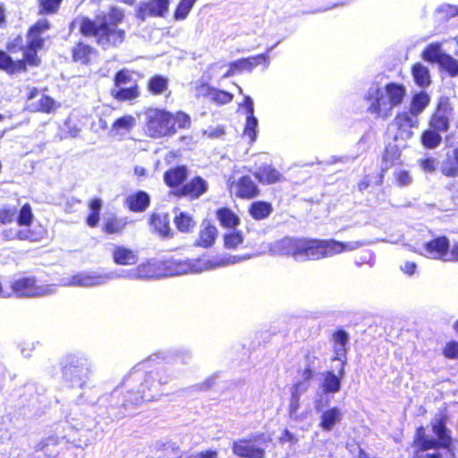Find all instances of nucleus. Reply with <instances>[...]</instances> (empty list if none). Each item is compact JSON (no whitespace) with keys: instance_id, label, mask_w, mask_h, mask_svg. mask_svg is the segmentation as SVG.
Masks as SVG:
<instances>
[{"instance_id":"25","label":"nucleus","mask_w":458,"mask_h":458,"mask_svg":"<svg viewBox=\"0 0 458 458\" xmlns=\"http://www.w3.org/2000/svg\"><path fill=\"white\" fill-rule=\"evenodd\" d=\"M131 276L141 280L161 278L159 261L152 259L139 264L133 268Z\"/></svg>"},{"instance_id":"37","label":"nucleus","mask_w":458,"mask_h":458,"mask_svg":"<svg viewBox=\"0 0 458 458\" xmlns=\"http://www.w3.org/2000/svg\"><path fill=\"white\" fill-rule=\"evenodd\" d=\"M249 215L256 221L267 218L273 212L272 204L265 200H256L250 204L248 208Z\"/></svg>"},{"instance_id":"6","label":"nucleus","mask_w":458,"mask_h":458,"mask_svg":"<svg viewBox=\"0 0 458 458\" xmlns=\"http://www.w3.org/2000/svg\"><path fill=\"white\" fill-rule=\"evenodd\" d=\"M164 383L148 373L136 388L117 387L112 394L118 401H122L121 407L126 409L131 405H139L144 402L156 400L158 395V386Z\"/></svg>"},{"instance_id":"13","label":"nucleus","mask_w":458,"mask_h":458,"mask_svg":"<svg viewBox=\"0 0 458 458\" xmlns=\"http://www.w3.org/2000/svg\"><path fill=\"white\" fill-rule=\"evenodd\" d=\"M268 52L269 51L245 58H240L230 63L228 70L223 77L233 76L236 73H241L245 71L251 72L258 65L267 67L270 60Z\"/></svg>"},{"instance_id":"38","label":"nucleus","mask_w":458,"mask_h":458,"mask_svg":"<svg viewBox=\"0 0 458 458\" xmlns=\"http://www.w3.org/2000/svg\"><path fill=\"white\" fill-rule=\"evenodd\" d=\"M429 103L430 97L428 93L421 90L411 96L410 108L407 112L411 113V115L418 118V115L420 114L428 107Z\"/></svg>"},{"instance_id":"59","label":"nucleus","mask_w":458,"mask_h":458,"mask_svg":"<svg viewBox=\"0 0 458 458\" xmlns=\"http://www.w3.org/2000/svg\"><path fill=\"white\" fill-rule=\"evenodd\" d=\"M394 180L399 187H405L411 183L412 179L407 170H400L394 174Z\"/></svg>"},{"instance_id":"20","label":"nucleus","mask_w":458,"mask_h":458,"mask_svg":"<svg viewBox=\"0 0 458 458\" xmlns=\"http://www.w3.org/2000/svg\"><path fill=\"white\" fill-rule=\"evenodd\" d=\"M208 191L206 181L200 176H195L188 182L176 189L174 194L176 197H188L191 199L199 198Z\"/></svg>"},{"instance_id":"33","label":"nucleus","mask_w":458,"mask_h":458,"mask_svg":"<svg viewBox=\"0 0 458 458\" xmlns=\"http://www.w3.org/2000/svg\"><path fill=\"white\" fill-rule=\"evenodd\" d=\"M200 89H204L203 96L208 98L210 102L217 106H224L233 100V95L226 90L211 87L206 83L201 84Z\"/></svg>"},{"instance_id":"53","label":"nucleus","mask_w":458,"mask_h":458,"mask_svg":"<svg viewBox=\"0 0 458 458\" xmlns=\"http://www.w3.org/2000/svg\"><path fill=\"white\" fill-rule=\"evenodd\" d=\"M196 1L197 0H180L174 12V19L175 21L184 20L190 13Z\"/></svg>"},{"instance_id":"51","label":"nucleus","mask_w":458,"mask_h":458,"mask_svg":"<svg viewBox=\"0 0 458 458\" xmlns=\"http://www.w3.org/2000/svg\"><path fill=\"white\" fill-rule=\"evenodd\" d=\"M243 242V235L241 231H231L223 235L224 247L226 250H236Z\"/></svg>"},{"instance_id":"41","label":"nucleus","mask_w":458,"mask_h":458,"mask_svg":"<svg viewBox=\"0 0 458 458\" xmlns=\"http://www.w3.org/2000/svg\"><path fill=\"white\" fill-rule=\"evenodd\" d=\"M309 388V385L302 381L295 382L291 387V396L289 400L288 412L295 414L300 408L301 395Z\"/></svg>"},{"instance_id":"1","label":"nucleus","mask_w":458,"mask_h":458,"mask_svg":"<svg viewBox=\"0 0 458 458\" xmlns=\"http://www.w3.org/2000/svg\"><path fill=\"white\" fill-rule=\"evenodd\" d=\"M51 28V22L43 16L28 28L26 43L21 34L8 40L5 50L0 49V71L13 76L27 72L29 67H38L42 62L38 52L46 44L43 35Z\"/></svg>"},{"instance_id":"3","label":"nucleus","mask_w":458,"mask_h":458,"mask_svg":"<svg viewBox=\"0 0 458 458\" xmlns=\"http://www.w3.org/2000/svg\"><path fill=\"white\" fill-rule=\"evenodd\" d=\"M344 242L328 239L284 236L276 241L271 250L277 255L292 257L295 260H319L350 250Z\"/></svg>"},{"instance_id":"14","label":"nucleus","mask_w":458,"mask_h":458,"mask_svg":"<svg viewBox=\"0 0 458 458\" xmlns=\"http://www.w3.org/2000/svg\"><path fill=\"white\" fill-rule=\"evenodd\" d=\"M231 194L241 199H252L258 197L260 190L249 175H242L228 184Z\"/></svg>"},{"instance_id":"16","label":"nucleus","mask_w":458,"mask_h":458,"mask_svg":"<svg viewBox=\"0 0 458 458\" xmlns=\"http://www.w3.org/2000/svg\"><path fill=\"white\" fill-rule=\"evenodd\" d=\"M365 99L370 102L368 112L374 114L376 118L386 119L392 114V111L388 112L389 103L380 88L369 89Z\"/></svg>"},{"instance_id":"8","label":"nucleus","mask_w":458,"mask_h":458,"mask_svg":"<svg viewBox=\"0 0 458 458\" xmlns=\"http://www.w3.org/2000/svg\"><path fill=\"white\" fill-rule=\"evenodd\" d=\"M273 441L264 432L251 434L232 443V451L239 458H266V449Z\"/></svg>"},{"instance_id":"52","label":"nucleus","mask_w":458,"mask_h":458,"mask_svg":"<svg viewBox=\"0 0 458 458\" xmlns=\"http://www.w3.org/2000/svg\"><path fill=\"white\" fill-rule=\"evenodd\" d=\"M453 327L458 333V319L454 323ZM442 354L448 360H458V341H448L442 349Z\"/></svg>"},{"instance_id":"46","label":"nucleus","mask_w":458,"mask_h":458,"mask_svg":"<svg viewBox=\"0 0 458 458\" xmlns=\"http://www.w3.org/2000/svg\"><path fill=\"white\" fill-rule=\"evenodd\" d=\"M147 89L154 96L161 95L168 89V79L163 75L155 74L148 80Z\"/></svg>"},{"instance_id":"28","label":"nucleus","mask_w":458,"mask_h":458,"mask_svg":"<svg viewBox=\"0 0 458 458\" xmlns=\"http://www.w3.org/2000/svg\"><path fill=\"white\" fill-rule=\"evenodd\" d=\"M384 90L386 93V98L389 103L388 105V112L393 111V109L398 106H400L406 96V89L405 87L397 82H389L385 85Z\"/></svg>"},{"instance_id":"62","label":"nucleus","mask_w":458,"mask_h":458,"mask_svg":"<svg viewBox=\"0 0 458 458\" xmlns=\"http://www.w3.org/2000/svg\"><path fill=\"white\" fill-rule=\"evenodd\" d=\"M445 262H458V242H454L448 250Z\"/></svg>"},{"instance_id":"17","label":"nucleus","mask_w":458,"mask_h":458,"mask_svg":"<svg viewBox=\"0 0 458 458\" xmlns=\"http://www.w3.org/2000/svg\"><path fill=\"white\" fill-rule=\"evenodd\" d=\"M10 288L16 297H37L44 293L33 276L14 279L10 283Z\"/></svg>"},{"instance_id":"22","label":"nucleus","mask_w":458,"mask_h":458,"mask_svg":"<svg viewBox=\"0 0 458 458\" xmlns=\"http://www.w3.org/2000/svg\"><path fill=\"white\" fill-rule=\"evenodd\" d=\"M218 236V229L210 221H203L193 245L198 248H211Z\"/></svg>"},{"instance_id":"26","label":"nucleus","mask_w":458,"mask_h":458,"mask_svg":"<svg viewBox=\"0 0 458 458\" xmlns=\"http://www.w3.org/2000/svg\"><path fill=\"white\" fill-rule=\"evenodd\" d=\"M334 357L333 360H343L346 361L347 355V344L349 341V335L344 329L339 328L332 334L331 336Z\"/></svg>"},{"instance_id":"31","label":"nucleus","mask_w":458,"mask_h":458,"mask_svg":"<svg viewBox=\"0 0 458 458\" xmlns=\"http://www.w3.org/2000/svg\"><path fill=\"white\" fill-rule=\"evenodd\" d=\"M124 205L131 212H144L150 205V197L146 191H138L125 199Z\"/></svg>"},{"instance_id":"55","label":"nucleus","mask_w":458,"mask_h":458,"mask_svg":"<svg viewBox=\"0 0 458 458\" xmlns=\"http://www.w3.org/2000/svg\"><path fill=\"white\" fill-rule=\"evenodd\" d=\"M135 125V118L131 114L123 115L112 123V130L119 132L122 130L130 131Z\"/></svg>"},{"instance_id":"40","label":"nucleus","mask_w":458,"mask_h":458,"mask_svg":"<svg viewBox=\"0 0 458 458\" xmlns=\"http://www.w3.org/2000/svg\"><path fill=\"white\" fill-rule=\"evenodd\" d=\"M59 105L48 95H42L38 102L30 104L29 109L31 113L52 114L58 108Z\"/></svg>"},{"instance_id":"15","label":"nucleus","mask_w":458,"mask_h":458,"mask_svg":"<svg viewBox=\"0 0 458 458\" xmlns=\"http://www.w3.org/2000/svg\"><path fill=\"white\" fill-rule=\"evenodd\" d=\"M47 230L40 225L36 227H25L13 231L7 229L3 231L2 235L5 241H21L29 242H38L45 238Z\"/></svg>"},{"instance_id":"47","label":"nucleus","mask_w":458,"mask_h":458,"mask_svg":"<svg viewBox=\"0 0 458 458\" xmlns=\"http://www.w3.org/2000/svg\"><path fill=\"white\" fill-rule=\"evenodd\" d=\"M64 0H36L38 14L40 16H48L56 14Z\"/></svg>"},{"instance_id":"23","label":"nucleus","mask_w":458,"mask_h":458,"mask_svg":"<svg viewBox=\"0 0 458 458\" xmlns=\"http://www.w3.org/2000/svg\"><path fill=\"white\" fill-rule=\"evenodd\" d=\"M148 225L153 232L162 239H171L174 232L170 226V217L167 213H152L148 218Z\"/></svg>"},{"instance_id":"29","label":"nucleus","mask_w":458,"mask_h":458,"mask_svg":"<svg viewBox=\"0 0 458 458\" xmlns=\"http://www.w3.org/2000/svg\"><path fill=\"white\" fill-rule=\"evenodd\" d=\"M111 255L114 263L118 266H133L139 259L137 252L124 245H114Z\"/></svg>"},{"instance_id":"60","label":"nucleus","mask_w":458,"mask_h":458,"mask_svg":"<svg viewBox=\"0 0 458 458\" xmlns=\"http://www.w3.org/2000/svg\"><path fill=\"white\" fill-rule=\"evenodd\" d=\"M278 441L281 445L289 444L290 445H295L298 444L299 439L289 429L284 428L278 437Z\"/></svg>"},{"instance_id":"56","label":"nucleus","mask_w":458,"mask_h":458,"mask_svg":"<svg viewBox=\"0 0 458 458\" xmlns=\"http://www.w3.org/2000/svg\"><path fill=\"white\" fill-rule=\"evenodd\" d=\"M257 127H258V120L255 116H247L243 135L246 136L250 142H254L257 138Z\"/></svg>"},{"instance_id":"63","label":"nucleus","mask_w":458,"mask_h":458,"mask_svg":"<svg viewBox=\"0 0 458 458\" xmlns=\"http://www.w3.org/2000/svg\"><path fill=\"white\" fill-rule=\"evenodd\" d=\"M416 269L417 264L414 261H406L404 265L401 267V270L408 276L414 275Z\"/></svg>"},{"instance_id":"2","label":"nucleus","mask_w":458,"mask_h":458,"mask_svg":"<svg viewBox=\"0 0 458 458\" xmlns=\"http://www.w3.org/2000/svg\"><path fill=\"white\" fill-rule=\"evenodd\" d=\"M124 19V11L111 5L106 13L97 14L95 19L89 16L80 17L79 31L85 38H94L103 49L116 48L126 38V30L120 27Z\"/></svg>"},{"instance_id":"4","label":"nucleus","mask_w":458,"mask_h":458,"mask_svg":"<svg viewBox=\"0 0 458 458\" xmlns=\"http://www.w3.org/2000/svg\"><path fill=\"white\" fill-rule=\"evenodd\" d=\"M145 124L149 137L160 139L171 137L181 130H188L191 120L188 114L181 110L172 113L164 108H154L147 115Z\"/></svg>"},{"instance_id":"39","label":"nucleus","mask_w":458,"mask_h":458,"mask_svg":"<svg viewBox=\"0 0 458 458\" xmlns=\"http://www.w3.org/2000/svg\"><path fill=\"white\" fill-rule=\"evenodd\" d=\"M216 217L224 228L234 229L241 223L239 216L227 207L217 208L216 210Z\"/></svg>"},{"instance_id":"12","label":"nucleus","mask_w":458,"mask_h":458,"mask_svg":"<svg viewBox=\"0 0 458 458\" xmlns=\"http://www.w3.org/2000/svg\"><path fill=\"white\" fill-rule=\"evenodd\" d=\"M394 128V141L407 140L413 136V129L419 126V119L406 111L398 112L391 123Z\"/></svg>"},{"instance_id":"54","label":"nucleus","mask_w":458,"mask_h":458,"mask_svg":"<svg viewBox=\"0 0 458 458\" xmlns=\"http://www.w3.org/2000/svg\"><path fill=\"white\" fill-rule=\"evenodd\" d=\"M441 69L445 70L451 77L458 75V61L453 56L445 54L438 63Z\"/></svg>"},{"instance_id":"32","label":"nucleus","mask_w":458,"mask_h":458,"mask_svg":"<svg viewBox=\"0 0 458 458\" xmlns=\"http://www.w3.org/2000/svg\"><path fill=\"white\" fill-rule=\"evenodd\" d=\"M188 176V169L185 165H176L166 170L163 179L166 186L174 189L181 186Z\"/></svg>"},{"instance_id":"48","label":"nucleus","mask_w":458,"mask_h":458,"mask_svg":"<svg viewBox=\"0 0 458 458\" xmlns=\"http://www.w3.org/2000/svg\"><path fill=\"white\" fill-rule=\"evenodd\" d=\"M174 223L177 230L181 233H191L196 226L191 215L186 212H180L174 217Z\"/></svg>"},{"instance_id":"19","label":"nucleus","mask_w":458,"mask_h":458,"mask_svg":"<svg viewBox=\"0 0 458 458\" xmlns=\"http://www.w3.org/2000/svg\"><path fill=\"white\" fill-rule=\"evenodd\" d=\"M423 249L428 257L445 262L450 242L446 236L440 235L425 242Z\"/></svg>"},{"instance_id":"7","label":"nucleus","mask_w":458,"mask_h":458,"mask_svg":"<svg viewBox=\"0 0 458 458\" xmlns=\"http://www.w3.org/2000/svg\"><path fill=\"white\" fill-rule=\"evenodd\" d=\"M158 261L161 278L188 273H198L228 263L226 261L212 262L200 258L195 259H177L170 258Z\"/></svg>"},{"instance_id":"21","label":"nucleus","mask_w":458,"mask_h":458,"mask_svg":"<svg viewBox=\"0 0 458 458\" xmlns=\"http://www.w3.org/2000/svg\"><path fill=\"white\" fill-rule=\"evenodd\" d=\"M97 55L98 50L82 40L76 42L71 50L72 62L81 65H89Z\"/></svg>"},{"instance_id":"45","label":"nucleus","mask_w":458,"mask_h":458,"mask_svg":"<svg viewBox=\"0 0 458 458\" xmlns=\"http://www.w3.org/2000/svg\"><path fill=\"white\" fill-rule=\"evenodd\" d=\"M100 281V276L79 273L71 276L67 284L71 286L89 287L98 284Z\"/></svg>"},{"instance_id":"11","label":"nucleus","mask_w":458,"mask_h":458,"mask_svg":"<svg viewBox=\"0 0 458 458\" xmlns=\"http://www.w3.org/2000/svg\"><path fill=\"white\" fill-rule=\"evenodd\" d=\"M33 219L32 208L28 202L20 208L11 205L0 207V225H9L15 221L19 226L29 227L31 226Z\"/></svg>"},{"instance_id":"42","label":"nucleus","mask_w":458,"mask_h":458,"mask_svg":"<svg viewBox=\"0 0 458 458\" xmlns=\"http://www.w3.org/2000/svg\"><path fill=\"white\" fill-rule=\"evenodd\" d=\"M414 82L420 88H427L431 83L429 70L421 63H415L411 67Z\"/></svg>"},{"instance_id":"30","label":"nucleus","mask_w":458,"mask_h":458,"mask_svg":"<svg viewBox=\"0 0 458 458\" xmlns=\"http://www.w3.org/2000/svg\"><path fill=\"white\" fill-rule=\"evenodd\" d=\"M254 177L264 185L275 184L284 181V175L272 165H263L255 173Z\"/></svg>"},{"instance_id":"44","label":"nucleus","mask_w":458,"mask_h":458,"mask_svg":"<svg viewBox=\"0 0 458 458\" xmlns=\"http://www.w3.org/2000/svg\"><path fill=\"white\" fill-rule=\"evenodd\" d=\"M445 53L442 51V45L440 42H433L428 44L421 52V58L431 64H437L441 61Z\"/></svg>"},{"instance_id":"49","label":"nucleus","mask_w":458,"mask_h":458,"mask_svg":"<svg viewBox=\"0 0 458 458\" xmlns=\"http://www.w3.org/2000/svg\"><path fill=\"white\" fill-rule=\"evenodd\" d=\"M88 207L89 208V213L86 217V224L90 228H95L98 225L100 219L102 201L98 198L92 199L89 200Z\"/></svg>"},{"instance_id":"34","label":"nucleus","mask_w":458,"mask_h":458,"mask_svg":"<svg viewBox=\"0 0 458 458\" xmlns=\"http://www.w3.org/2000/svg\"><path fill=\"white\" fill-rule=\"evenodd\" d=\"M128 223L126 218L119 217L116 215H111L105 218L101 231L106 235H120L123 233Z\"/></svg>"},{"instance_id":"9","label":"nucleus","mask_w":458,"mask_h":458,"mask_svg":"<svg viewBox=\"0 0 458 458\" xmlns=\"http://www.w3.org/2000/svg\"><path fill=\"white\" fill-rule=\"evenodd\" d=\"M114 89L110 91L112 98L119 102H132L140 96V88L132 79L131 72L126 68L118 70L113 78Z\"/></svg>"},{"instance_id":"24","label":"nucleus","mask_w":458,"mask_h":458,"mask_svg":"<svg viewBox=\"0 0 458 458\" xmlns=\"http://www.w3.org/2000/svg\"><path fill=\"white\" fill-rule=\"evenodd\" d=\"M346 361L343 360L337 374L332 370H327L323 374L320 388L324 394H335L341 388L342 379L344 376V367Z\"/></svg>"},{"instance_id":"5","label":"nucleus","mask_w":458,"mask_h":458,"mask_svg":"<svg viewBox=\"0 0 458 458\" xmlns=\"http://www.w3.org/2000/svg\"><path fill=\"white\" fill-rule=\"evenodd\" d=\"M446 421L447 415L442 413L431 423V429L437 437V439L428 437L426 434V428L423 426H420L416 428L412 441V446L415 448L416 454L438 448L452 451L453 438L450 429L446 427Z\"/></svg>"},{"instance_id":"27","label":"nucleus","mask_w":458,"mask_h":458,"mask_svg":"<svg viewBox=\"0 0 458 458\" xmlns=\"http://www.w3.org/2000/svg\"><path fill=\"white\" fill-rule=\"evenodd\" d=\"M169 8V0H148L140 5L139 13L142 18L162 17Z\"/></svg>"},{"instance_id":"61","label":"nucleus","mask_w":458,"mask_h":458,"mask_svg":"<svg viewBox=\"0 0 458 458\" xmlns=\"http://www.w3.org/2000/svg\"><path fill=\"white\" fill-rule=\"evenodd\" d=\"M299 374L301 377L302 382L309 385V382L313 379L315 376V371L311 369V367L309 365L306 368H304L302 370L299 371Z\"/></svg>"},{"instance_id":"10","label":"nucleus","mask_w":458,"mask_h":458,"mask_svg":"<svg viewBox=\"0 0 458 458\" xmlns=\"http://www.w3.org/2000/svg\"><path fill=\"white\" fill-rule=\"evenodd\" d=\"M454 114V106L448 97H440L428 119V125L447 132L451 128V121Z\"/></svg>"},{"instance_id":"36","label":"nucleus","mask_w":458,"mask_h":458,"mask_svg":"<svg viewBox=\"0 0 458 458\" xmlns=\"http://www.w3.org/2000/svg\"><path fill=\"white\" fill-rule=\"evenodd\" d=\"M440 172L447 178L458 177V146L442 161Z\"/></svg>"},{"instance_id":"35","label":"nucleus","mask_w":458,"mask_h":458,"mask_svg":"<svg viewBox=\"0 0 458 458\" xmlns=\"http://www.w3.org/2000/svg\"><path fill=\"white\" fill-rule=\"evenodd\" d=\"M442 133L444 132L428 125L420 135V142L426 149H435L442 143Z\"/></svg>"},{"instance_id":"50","label":"nucleus","mask_w":458,"mask_h":458,"mask_svg":"<svg viewBox=\"0 0 458 458\" xmlns=\"http://www.w3.org/2000/svg\"><path fill=\"white\" fill-rule=\"evenodd\" d=\"M401 158V149L398 146L394 144H388L386 146L382 160L386 164V169L399 164Z\"/></svg>"},{"instance_id":"64","label":"nucleus","mask_w":458,"mask_h":458,"mask_svg":"<svg viewBox=\"0 0 458 458\" xmlns=\"http://www.w3.org/2000/svg\"><path fill=\"white\" fill-rule=\"evenodd\" d=\"M218 454L216 450H204L199 452L195 458H217Z\"/></svg>"},{"instance_id":"58","label":"nucleus","mask_w":458,"mask_h":458,"mask_svg":"<svg viewBox=\"0 0 458 458\" xmlns=\"http://www.w3.org/2000/svg\"><path fill=\"white\" fill-rule=\"evenodd\" d=\"M59 444V438L56 436H49L43 439H40L34 445V450L37 452H41L47 449L50 445H56Z\"/></svg>"},{"instance_id":"43","label":"nucleus","mask_w":458,"mask_h":458,"mask_svg":"<svg viewBox=\"0 0 458 458\" xmlns=\"http://www.w3.org/2000/svg\"><path fill=\"white\" fill-rule=\"evenodd\" d=\"M342 419V412L337 407H333L324 411L320 417L319 426L326 431H330Z\"/></svg>"},{"instance_id":"18","label":"nucleus","mask_w":458,"mask_h":458,"mask_svg":"<svg viewBox=\"0 0 458 458\" xmlns=\"http://www.w3.org/2000/svg\"><path fill=\"white\" fill-rule=\"evenodd\" d=\"M87 368L85 363L75 357L67 359L62 368V375L64 381L73 385L74 383H84L83 378L86 376Z\"/></svg>"},{"instance_id":"57","label":"nucleus","mask_w":458,"mask_h":458,"mask_svg":"<svg viewBox=\"0 0 458 458\" xmlns=\"http://www.w3.org/2000/svg\"><path fill=\"white\" fill-rule=\"evenodd\" d=\"M438 162L437 158L427 157L419 160V165L426 173H434L437 168Z\"/></svg>"}]
</instances>
